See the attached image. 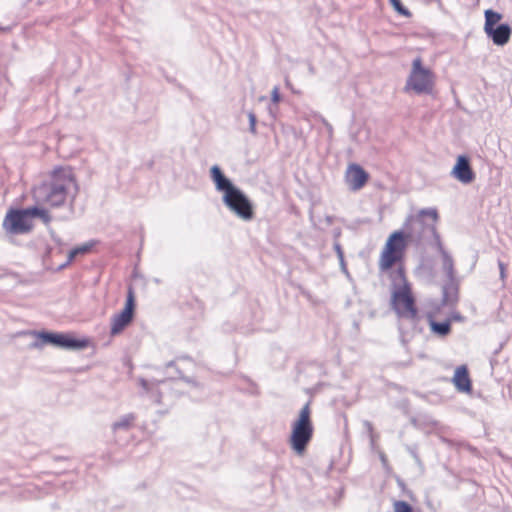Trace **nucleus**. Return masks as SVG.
<instances>
[{"label":"nucleus","mask_w":512,"mask_h":512,"mask_svg":"<svg viewBox=\"0 0 512 512\" xmlns=\"http://www.w3.org/2000/svg\"><path fill=\"white\" fill-rule=\"evenodd\" d=\"M30 219L32 217H39L45 224L51 221V216L48 211L38 206L26 208Z\"/></svg>","instance_id":"nucleus-19"},{"label":"nucleus","mask_w":512,"mask_h":512,"mask_svg":"<svg viewBox=\"0 0 512 512\" xmlns=\"http://www.w3.org/2000/svg\"><path fill=\"white\" fill-rule=\"evenodd\" d=\"M368 173L358 164H350L346 170L345 180L353 191L360 190L368 180Z\"/></svg>","instance_id":"nucleus-11"},{"label":"nucleus","mask_w":512,"mask_h":512,"mask_svg":"<svg viewBox=\"0 0 512 512\" xmlns=\"http://www.w3.org/2000/svg\"><path fill=\"white\" fill-rule=\"evenodd\" d=\"M271 100L273 103H278L280 101V93H279V88L277 86H275L272 89Z\"/></svg>","instance_id":"nucleus-24"},{"label":"nucleus","mask_w":512,"mask_h":512,"mask_svg":"<svg viewBox=\"0 0 512 512\" xmlns=\"http://www.w3.org/2000/svg\"><path fill=\"white\" fill-rule=\"evenodd\" d=\"M247 116H248V120H249V131L252 134H256V122H257L256 115L254 114V112L250 111L247 113Z\"/></svg>","instance_id":"nucleus-23"},{"label":"nucleus","mask_w":512,"mask_h":512,"mask_svg":"<svg viewBox=\"0 0 512 512\" xmlns=\"http://www.w3.org/2000/svg\"><path fill=\"white\" fill-rule=\"evenodd\" d=\"M393 8L401 15L409 16L410 12L403 6L400 0H389Z\"/></svg>","instance_id":"nucleus-21"},{"label":"nucleus","mask_w":512,"mask_h":512,"mask_svg":"<svg viewBox=\"0 0 512 512\" xmlns=\"http://www.w3.org/2000/svg\"><path fill=\"white\" fill-rule=\"evenodd\" d=\"M135 420V417L133 414H127L122 416L119 420L113 423L112 429L114 432L118 430H124L127 431L132 426L133 422Z\"/></svg>","instance_id":"nucleus-18"},{"label":"nucleus","mask_w":512,"mask_h":512,"mask_svg":"<svg viewBox=\"0 0 512 512\" xmlns=\"http://www.w3.org/2000/svg\"><path fill=\"white\" fill-rule=\"evenodd\" d=\"M434 87L433 72L422 66L421 58H415L412 63L411 73L406 83V89H411L417 94H429Z\"/></svg>","instance_id":"nucleus-6"},{"label":"nucleus","mask_w":512,"mask_h":512,"mask_svg":"<svg viewBox=\"0 0 512 512\" xmlns=\"http://www.w3.org/2000/svg\"><path fill=\"white\" fill-rule=\"evenodd\" d=\"M381 460L385 461V456L384 455L381 456Z\"/></svg>","instance_id":"nucleus-34"},{"label":"nucleus","mask_w":512,"mask_h":512,"mask_svg":"<svg viewBox=\"0 0 512 512\" xmlns=\"http://www.w3.org/2000/svg\"><path fill=\"white\" fill-rule=\"evenodd\" d=\"M485 33L495 45L504 46L510 40L512 29L508 24L502 23L490 28V30L488 29Z\"/></svg>","instance_id":"nucleus-12"},{"label":"nucleus","mask_w":512,"mask_h":512,"mask_svg":"<svg viewBox=\"0 0 512 512\" xmlns=\"http://www.w3.org/2000/svg\"><path fill=\"white\" fill-rule=\"evenodd\" d=\"M442 258V270L446 274L447 279L456 278L455 269H454V260L451 254L444 249L441 240H437V245L435 246Z\"/></svg>","instance_id":"nucleus-13"},{"label":"nucleus","mask_w":512,"mask_h":512,"mask_svg":"<svg viewBox=\"0 0 512 512\" xmlns=\"http://www.w3.org/2000/svg\"><path fill=\"white\" fill-rule=\"evenodd\" d=\"M74 186L70 173L57 172L51 181L35 188L34 198L38 203L58 207L64 204L69 190Z\"/></svg>","instance_id":"nucleus-3"},{"label":"nucleus","mask_w":512,"mask_h":512,"mask_svg":"<svg viewBox=\"0 0 512 512\" xmlns=\"http://www.w3.org/2000/svg\"><path fill=\"white\" fill-rule=\"evenodd\" d=\"M9 29L7 27H2L0 26V32H6L8 31Z\"/></svg>","instance_id":"nucleus-31"},{"label":"nucleus","mask_w":512,"mask_h":512,"mask_svg":"<svg viewBox=\"0 0 512 512\" xmlns=\"http://www.w3.org/2000/svg\"><path fill=\"white\" fill-rule=\"evenodd\" d=\"M135 308V299L133 290H128V295L124 309L112 317L111 319V335H117L130 324L133 319Z\"/></svg>","instance_id":"nucleus-9"},{"label":"nucleus","mask_w":512,"mask_h":512,"mask_svg":"<svg viewBox=\"0 0 512 512\" xmlns=\"http://www.w3.org/2000/svg\"><path fill=\"white\" fill-rule=\"evenodd\" d=\"M394 512H412L411 506L405 501H396L394 503Z\"/></svg>","instance_id":"nucleus-22"},{"label":"nucleus","mask_w":512,"mask_h":512,"mask_svg":"<svg viewBox=\"0 0 512 512\" xmlns=\"http://www.w3.org/2000/svg\"><path fill=\"white\" fill-rule=\"evenodd\" d=\"M32 346H33V347H40V346H41V344H39V343H37V342H36V343H34Z\"/></svg>","instance_id":"nucleus-32"},{"label":"nucleus","mask_w":512,"mask_h":512,"mask_svg":"<svg viewBox=\"0 0 512 512\" xmlns=\"http://www.w3.org/2000/svg\"><path fill=\"white\" fill-rule=\"evenodd\" d=\"M365 425L367 426V428L369 430L371 443L373 444L374 443V435H373V431H372V425L369 422H365Z\"/></svg>","instance_id":"nucleus-30"},{"label":"nucleus","mask_w":512,"mask_h":512,"mask_svg":"<svg viewBox=\"0 0 512 512\" xmlns=\"http://www.w3.org/2000/svg\"><path fill=\"white\" fill-rule=\"evenodd\" d=\"M485 15V24H484V31L490 30L492 27H496L498 22L502 19V14L499 12H496L494 10L488 9L484 13Z\"/></svg>","instance_id":"nucleus-17"},{"label":"nucleus","mask_w":512,"mask_h":512,"mask_svg":"<svg viewBox=\"0 0 512 512\" xmlns=\"http://www.w3.org/2000/svg\"><path fill=\"white\" fill-rule=\"evenodd\" d=\"M140 385L145 392H147V393L150 392L151 387H150V383L148 381H146L145 379H140Z\"/></svg>","instance_id":"nucleus-27"},{"label":"nucleus","mask_w":512,"mask_h":512,"mask_svg":"<svg viewBox=\"0 0 512 512\" xmlns=\"http://www.w3.org/2000/svg\"><path fill=\"white\" fill-rule=\"evenodd\" d=\"M399 277L402 285L394 284L391 298L392 308L399 317L414 320L417 317V309L411 288L402 271H399Z\"/></svg>","instance_id":"nucleus-5"},{"label":"nucleus","mask_w":512,"mask_h":512,"mask_svg":"<svg viewBox=\"0 0 512 512\" xmlns=\"http://www.w3.org/2000/svg\"><path fill=\"white\" fill-rule=\"evenodd\" d=\"M428 322L431 331L434 334H437L439 336H446L451 331V324L449 320L443 321V322H437L433 319L431 315L428 316Z\"/></svg>","instance_id":"nucleus-16"},{"label":"nucleus","mask_w":512,"mask_h":512,"mask_svg":"<svg viewBox=\"0 0 512 512\" xmlns=\"http://www.w3.org/2000/svg\"><path fill=\"white\" fill-rule=\"evenodd\" d=\"M453 383L457 390L461 392H469L471 390V381L468 370L465 366H459L456 368Z\"/></svg>","instance_id":"nucleus-14"},{"label":"nucleus","mask_w":512,"mask_h":512,"mask_svg":"<svg viewBox=\"0 0 512 512\" xmlns=\"http://www.w3.org/2000/svg\"><path fill=\"white\" fill-rule=\"evenodd\" d=\"M335 248H336V251H337L338 257L340 258V262H341L342 268H343V270L346 272V268H345V264H344V259H343V252H342V249H341V247H340V245H339V244H336Z\"/></svg>","instance_id":"nucleus-26"},{"label":"nucleus","mask_w":512,"mask_h":512,"mask_svg":"<svg viewBox=\"0 0 512 512\" xmlns=\"http://www.w3.org/2000/svg\"><path fill=\"white\" fill-rule=\"evenodd\" d=\"M210 176L216 190L223 193L222 200L224 205L239 219L243 221L252 220L254 217V207L247 195L223 174L219 166L214 165L211 167Z\"/></svg>","instance_id":"nucleus-2"},{"label":"nucleus","mask_w":512,"mask_h":512,"mask_svg":"<svg viewBox=\"0 0 512 512\" xmlns=\"http://www.w3.org/2000/svg\"><path fill=\"white\" fill-rule=\"evenodd\" d=\"M437 221L438 212L435 208L421 209L417 214L409 215L403 230L395 231L388 237L380 254L379 270L385 272L401 261L407 242L418 247L428 245L435 247L437 240H441L436 230Z\"/></svg>","instance_id":"nucleus-1"},{"label":"nucleus","mask_w":512,"mask_h":512,"mask_svg":"<svg viewBox=\"0 0 512 512\" xmlns=\"http://www.w3.org/2000/svg\"><path fill=\"white\" fill-rule=\"evenodd\" d=\"M321 122L323 123V125L327 129L329 138H332L333 137V127H332V125L325 118H322Z\"/></svg>","instance_id":"nucleus-25"},{"label":"nucleus","mask_w":512,"mask_h":512,"mask_svg":"<svg viewBox=\"0 0 512 512\" xmlns=\"http://www.w3.org/2000/svg\"><path fill=\"white\" fill-rule=\"evenodd\" d=\"M34 334L41 340V344H50L62 349L82 350L88 346L86 339H76L64 333L42 331Z\"/></svg>","instance_id":"nucleus-7"},{"label":"nucleus","mask_w":512,"mask_h":512,"mask_svg":"<svg viewBox=\"0 0 512 512\" xmlns=\"http://www.w3.org/2000/svg\"><path fill=\"white\" fill-rule=\"evenodd\" d=\"M313 436L310 404L306 403L299 412L297 420L292 425L290 446L298 454L302 455Z\"/></svg>","instance_id":"nucleus-4"},{"label":"nucleus","mask_w":512,"mask_h":512,"mask_svg":"<svg viewBox=\"0 0 512 512\" xmlns=\"http://www.w3.org/2000/svg\"><path fill=\"white\" fill-rule=\"evenodd\" d=\"M498 265H499V269H500V277H501L502 280H504L505 276H506L505 275V265L501 261L498 262Z\"/></svg>","instance_id":"nucleus-28"},{"label":"nucleus","mask_w":512,"mask_h":512,"mask_svg":"<svg viewBox=\"0 0 512 512\" xmlns=\"http://www.w3.org/2000/svg\"><path fill=\"white\" fill-rule=\"evenodd\" d=\"M459 282L457 278L447 279V283L443 286V303L452 305L458 300Z\"/></svg>","instance_id":"nucleus-15"},{"label":"nucleus","mask_w":512,"mask_h":512,"mask_svg":"<svg viewBox=\"0 0 512 512\" xmlns=\"http://www.w3.org/2000/svg\"><path fill=\"white\" fill-rule=\"evenodd\" d=\"M286 86L289 87L290 86V81L288 79H286Z\"/></svg>","instance_id":"nucleus-33"},{"label":"nucleus","mask_w":512,"mask_h":512,"mask_svg":"<svg viewBox=\"0 0 512 512\" xmlns=\"http://www.w3.org/2000/svg\"><path fill=\"white\" fill-rule=\"evenodd\" d=\"M451 175L463 184H470L475 180V173L471 168L470 160L467 156H458L451 171Z\"/></svg>","instance_id":"nucleus-10"},{"label":"nucleus","mask_w":512,"mask_h":512,"mask_svg":"<svg viewBox=\"0 0 512 512\" xmlns=\"http://www.w3.org/2000/svg\"><path fill=\"white\" fill-rule=\"evenodd\" d=\"M186 383L188 384H191L192 386L194 387H198L199 384L192 378H188V377H181Z\"/></svg>","instance_id":"nucleus-29"},{"label":"nucleus","mask_w":512,"mask_h":512,"mask_svg":"<svg viewBox=\"0 0 512 512\" xmlns=\"http://www.w3.org/2000/svg\"><path fill=\"white\" fill-rule=\"evenodd\" d=\"M3 226L12 234H24L31 230L32 223L27 209L11 210L7 213Z\"/></svg>","instance_id":"nucleus-8"},{"label":"nucleus","mask_w":512,"mask_h":512,"mask_svg":"<svg viewBox=\"0 0 512 512\" xmlns=\"http://www.w3.org/2000/svg\"><path fill=\"white\" fill-rule=\"evenodd\" d=\"M92 246V243H85L72 249L68 254V261L71 262L76 256L86 254L91 250Z\"/></svg>","instance_id":"nucleus-20"}]
</instances>
